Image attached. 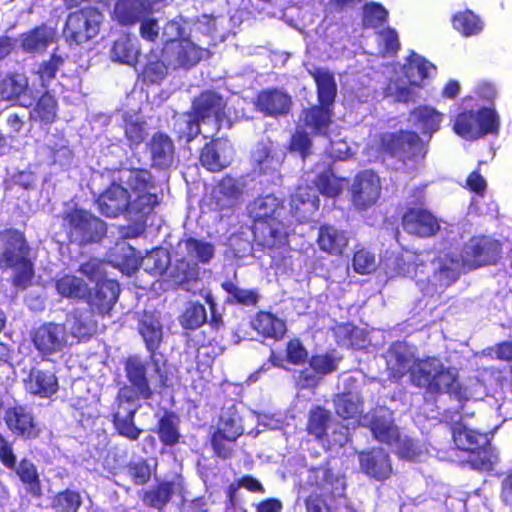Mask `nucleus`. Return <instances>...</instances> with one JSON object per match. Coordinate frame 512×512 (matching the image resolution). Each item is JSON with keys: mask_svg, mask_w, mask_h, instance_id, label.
Instances as JSON below:
<instances>
[{"mask_svg": "<svg viewBox=\"0 0 512 512\" xmlns=\"http://www.w3.org/2000/svg\"><path fill=\"white\" fill-rule=\"evenodd\" d=\"M178 423V418L172 413H166L159 420L158 434L165 445L173 446L179 441Z\"/></svg>", "mask_w": 512, "mask_h": 512, "instance_id": "nucleus-48", "label": "nucleus"}, {"mask_svg": "<svg viewBox=\"0 0 512 512\" xmlns=\"http://www.w3.org/2000/svg\"><path fill=\"white\" fill-rule=\"evenodd\" d=\"M0 266L16 271L15 285L26 287L33 277L29 248L22 233L9 230L0 235Z\"/></svg>", "mask_w": 512, "mask_h": 512, "instance_id": "nucleus-6", "label": "nucleus"}, {"mask_svg": "<svg viewBox=\"0 0 512 512\" xmlns=\"http://www.w3.org/2000/svg\"><path fill=\"white\" fill-rule=\"evenodd\" d=\"M379 45V53L383 55H394L399 49V40L396 31L392 28L382 30L376 35Z\"/></svg>", "mask_w": 512, "mask_h": 512, "instance_id": "nucleus-59", "label": "nucleus"}, {"mask_svg": "<svg viewBox=\"0 0 512 512\" xmlns=\"http://www.w3.org/2000/svg\"><path fill=\"white\" fill-rule=\"evenodd\" d=\"M351 201L357 210H366L375 205L381 194L379 176L371 170L358 173L350 186Z\"/></svg>", "mask_w": 512, "mask_h": 512, "instance_id": "nucleus-17", "label": "nucleus"}, {"mask_svg": "<svg viewBox=\"0 0 512 512\" xmlns=\"http://www.w3.org/2000/svg\"><path fill=\"white\" fill-rule=\"evenodd\" d=\"M422 144L419 136L414 132H401L400 134H381L373 136L366 148L370 161L377 160L380 155L388 153L400 158L422 157Z\"/></svg>", "mask_w": 512, "mask_h": 512, "instance_id": "nucleus-8", "label": "nucleus"}, {"mask_svg": "<svg viewBox=\"0 0 512 512\" xmlns=\"http://www.w3.org/2000/svg\"><path fill=\"white\" fill-rule=\"evenodd\" d=\"M4 421L8 429L24 438H35L39 433L32 413L27 407L15 405L5 410Z\"/></svg>", "mask_w": 512, "mask_h": 512, "instance_id": "nucleus-23", "label": "nucleus"}, {"mask_svg": "<svg viewBox=\"0 0 512 512\" xmlns=\"http://www.w3.org/2000/svg\"><path fill=\"white\" fill-rule=\"evenodd\" d=\"M226 103L224 99L215 92L207 91L202 93L193 102V113L195 118L201 119L203 125L211 128V133L219 130L223 124Z\"/></svg>", "mask_w": 512, "mask_h": 512, "instance_id": "nucleus-18", "label": "nucleus"}, {"mask_svg": "<svg viewBox=\"0 0 512 512\" xmlns=\"http://www.w3.org/2000/svg\"><path fill=\"white\" fill-rule=\"evenodd\" d=\"M402 225L406 232L419 237L432 236L439 229L436 218L423 209L408 210L403 216Z\"/></svg>", "mask_w": 512, "mask_h": 512, "instance_id": "nucleus-25", "label": "nucleus"}, {"mask_svg": "<svg viewBox=\"0 0 512 512\" xmlns=\"http://www.w3.org/2000/svg\"><path fill=\"white\" fill-rule=\"evenodd\" d=\"M139 333L150 352L158 349L163 338V327L159 316L153 313H144L139 323Z\"/></svg>", "mask_w": 512, "mask_h": 512, "instance_id": "nucleus-34", "label": "nucleus"}, {"mask_svg": "<svg viewBox=\"0 0 512 512\" xmlns=\"http://www.w3.org/2000/svg\"><path fill=\"white\" fill-rule=\"evenodd\" d=\"M244 184L241 180L225 177L215 189L217 205L221 208L232 206L242 195Z\"/></svg>", "mask_w": 512, "mask_h": 512, "instance_id": "nucleus-37", "label": "nucleus"}, {"mask_svg": "<svg viewBox=\"0 0 512 512\" xmlns=\"http://www.w3.org/2000/svg\"><path fill=\"white\" fill-rule=\"evenodd\" d=\"M31 339L36 350L44 356L58 353L70 344L66 328L55 323L39 326L31 333Z\"/></svg>", "mask_w": 512, "mask_h": 512, "instance_id": "nucleus-20", "label": "nucleus"}, {"mask_svg": "<svg viewBox=\"0 0 512 512\" xmlns=\"http://www.w3.org/2000/svg\"><path fill=\"white\" fill-rule=\"evenodd\" d=\"M63 61L62 57L53 55L49 61L41 64L37 74L39 75L42 87H46L49 81L55 77L59 67L63 64Z\"/></svg>", "mask_w": 512, "mask_h": 512, "instance_id": "nucleus-63", "label": "nucleus"}, {"mask_svg": "<svg viewBox=\"0 0 512 512\" xmlns=\"http://www.w3.org/2000/svg\"><path fill=\"white\" fill-rule=\"evenodd\" d=\"M139 407L137 399L129 388H123L119 391L113 414V423L119 435L132 441L137 440L142 432L134 424V416Z\"/></svg>", "mask_w": 512, "mask_h": 512, "instance_id": "nucleus-15", "label": "nucleus"}, {"mask_svg": "<svg viewBox=\"0 0 512 512\" xmlns=\"http://www.w3.org/2000/svg\"><path fill=\"white\" fill-rule=\"evenodd\" d=\"M387 366L394 378H401L409 372L413 384L431 393H456L459 387L456 369L445 367L435 357L415 358L405 343H396L391 347L387 354Z\"/></svg>", "mask_w": 512, "mask_h": 512, "instance_id": "nucleus-2", "label": "nucleus"}, {"mask_svg": "<svg viewBox=\"0 0 512 512\" xmlns=\"http://www.w3.org/2000/svg\"><path fill=\"white\" fill-rule=\"evenodd\" d=\"M177 259L170 266L168 265L167 275L176 285H185L196 280L199 275V268L195 262H190L185 255H177Z\"/></svg>", "mask_w": 512, "mask_h": 512, "instance_id": "nucleus-40", "label": "nucleus"}, {"mask_svg": "<svg viewBox=\"0 0 512 512\" xmlns=\"http://www.w3.org/2000/svg\"><path fill=\"white\" fill-rule=\"evenodd\" d=\"M453 440L458 449L469 453V461L475 462V454L479 456L482 468H489L493 463V455L487 449L489 439L487 433H480L471 428L461 419L452 428Z\"/></svg>", "mask_w": 512, "mask_h": 512, "instance_id": "nucleus-13", "label": "nucleus"}, {"mask_svg": "<svg viewBox=\"0 0 512 512\" xmlns=\"http://www.w3.org/2000/svg\"><path fill=\"white\" fill-rule=\"evenodd\" d=\"M410 122L422 133L431 134L439 129L442 115L431 107H419L410 116Z\"/></svg>", "mask_w": 512, "mask_h": 512, "instance_id": "nucleus-41", "label": "nucleus"}, {"mask_svg": "<svg viewBox=\"0 0 512 512\" xmlns=\"http://www.w3.org/2000/svg\"><path fill=\"white\" fill-rule=\"evenodd\" d=\"M172 494L170 483H161L156 488L147 491L143 501L146 505L161 509L169 500Z\"/></svg>", "mask_w": 512, "mask_h": 512, "instance_id": "nucleus-56", "label": "nucleus"}, {"mask_svg": "<svg viewBox=\"0 0 512 512\" xmlns=\"http://www.w3.org/2000/svg\"><path fill=\"white\" fill-rule=\"evenodd\" d=\"M353 268L359 274H368L374 271L376 268L374 254L366 249L358 250L353 257Z\"/></svg>", "mask_w": 512, "mask_h": 512, "instance_id": "nucleus-62", "label": "nucleus"}, {"mask_svg": "<svg viewBox=\"0 0 512 512\" xmlns=\"http://www.w3.org/2000/svg\"><path fill=\"white\" fill-rule=\"evenodd\" d=\"M314 78L320 107H312L305 111V125L315 133H326V129L330 125L331 112L330 106L333 104L336 96V82L332 73L326 69L315 68L310 71Z\"/></svg>", "mask_w": 512, "mask_h": 512, "instance_id": "nucleus-7", "label": "nucleus"}, {"mask_svg": "<svg viewBox=\"0 0 512 512\" xmlns=\"http://www.w3.org/2000/svg\"><path fill=\"white\" fill-rule=\"evenodd\" d=\"M116 250L121 253L123 259L115 261L113 265L126 274L134 272L139 266L152 275H162L167 272L170 256L167 250L163 248L153 249L141 261L135 255L134 249L126 243L117 245Z\"/></svg>", "mask_w": 512, "mask_h": 512, "instance_id": "nucleus-12", "label": "nucleus"}, {"mask_svg": "<svg viewBox=\"0 0 512 512\" xmlns=\"http://www.w3.org/2000/svg\"><path fill=\"white\" fill-rule=\"evenodd\" d=\"M216 432L224 435L228 442H234L243 433L241 419L234 406L222 412Z\"/></svg>", "mask_w": 512, "mask_h": 512, "instance_id": "nucleus-44", "label": "nucleus"}, {"mask_svg": "<svg viewBox=\"0 0 512 512\" xmlns=\"http://www.w3.org/2000/svg\"><path fill=\"white\" fill-rule=\"evenodd\" d=\"M168 62L163 58L159 60L156 56H150L147 63L142 71V75L145 81L150 83H160L167 75Z\"/></svg>", "mask_w": 512, "mask_h": 512, "instance_id": "nucleus-52", "label": "nucleus"}, {"mask_svg": "<svg viewBox=\"0 0 512 512\" xmlns=\"http://www.w3.org/2000/svg\"><path fill=\"white\" fill-rule=\"evenodd\" d=\"M207 53L208 51L189 35L187 38L166 44L162 56L171 68L188 69L199 63Z\"/></svg>", "mask_w": 512, "mask_h": 512, "instance_id": "nucleus-16", "label": "nucleus"}, {"mask_svg": "<svg viewBox=\"0 0 512 512\" xmlns=\"http://www.w3.org/2000/svg\"><path fill=\"white\" fill-rule=\"evenodd\" d=\"M81 504L80 494L70 489L59 492L52 500V508L56 512H77Z\"/></svg>", "mask_w": 512, "mask_h": 512, "instance_id": "nucleus-50", "label": "nucleus"}, {"mask_svg": "<svg viewBox=\"0 0 512 512\" xmlns=\"http://www.w3.org/2000/svg\"><path fill=\"white\" fill-rule=\"evenodd\" d=\"M150 365V362H144L136 356L128 358L125 363L126 377L136 399H150L153 394V389L151 388L146 376Z\"/></svg>", "mask_w": 512, "mask_h": 512, "instance_id": "nucleus-22", "label": "nucleus"}, {"mask_svg": "<svg viewBox=\"0 0 512 512\" xmlns=\"http://www.w3.org/2000/svg\"><path fill=\"white\" fill-rule=\"evenodd\" d=\"M500 126L498 114L490 108L478 112L467 111L455 120L454 131L466 140H475L487 134H497Z\"/></svg>", "mask_w": 512, "mask_h": 512, "instance_id": "nucleus-11", "label": "nucleus"}, {"mask_svg": "<svg viewBox=\"0 0 512 512\" xmlns=\"http://www.w3.org/2000/svg\"><path fill=\"white\" fill-rule=\"evenodd\" d=\"M453 26L464 36H472L483 29L481 20L471 11L458 13L453 18Z\"/></svg>", "mask_w": 512, "mask_h": 512, "instance_id": "nucleus-47", "label": "nucleus"}, {"mask_svg": "<svg viewBox=\"0 0 512 512\" xmlns=\"http://www.w3.org/2000/svg\"><path fill=\"white\" fill-rule=\"evenodd\" d=\"M364 419L369 422L371 432L377 440L394 446L396 453L401 458L416 459L418 453L414 442L407 437H400L398 428L393 424L390 411L380 408L370 418L365 416Z\"/></svg>", "mask_w": 512, "mask_h": 512, "instance_id": "nucleus-10", "label": "nucleus"}, {"mask_svg": "<svg viewBox=\"0 0 512 512\" xmlns=\"http://www.w3.org/2000/svg\"><path fill=\"white\" fill-rule=\"evenodd\" d=\"M329 422V411L321 407H316L310 411L307 431L310 435L315 436L317 439H322L326 435Z\"/></svg>", "mask_w": 512, "mask_h": 512, "instance_id": "nucleus-49", "label": "nucleus"}, {"mask_svg": "<svg viewBox=\"0 0 512 512\" xmlns=\"http://www.w3.org/2000/svg\"><path fill=\"white\" fill-rule=\"evenodd\" d=\"M63 326L69 338L77 340L89 338L96 331V321L89 310H76L69 314Z\"/></svg>", "mask_w": 512, "mask_h": 512, "instance_id": "nucleus-29", "label": "nucleus"}, {"mask_svg": "<svg viewBox=\"0 0 512 512\" xmlns=\"http://www.w3.org/2000/svg\"><path fill=\"white\" fill-rule=\"evenodd\" d=\"M215 29V20L209 16H203L202 19L198 20L190 31V37L202 44V40L199 37L201 34L203 37H208Z\"/></svg>", "mask_w": 512, "mask_h": 512, "instance_id": "nucleus-64", "label": "nucleus"}, {"mask_svg": "<svg viewBox=\"0 0 512 512\" xmlns=\"http://www.w3.org/2000/svg\"><path fill=\"white\" fill-rule=\"evenodd\" d=\"M436 67L416 53H412L408 63L400 67L399 72L391 77L385 88L386 97L397 102H407L413 98V87L419 86L421 82L432 76Z\"/></svg>", "mask_w": 512, "mask_h": 512, "instance_id": "nucleus-5", "label": "nucleus"}, {"mask_svg": "<svg viewBox=\"0 0 512 512\" xmlns=\"http://www.w3.org/2000/svg\"><path fill=\"white\" fill-rule=\"evenodd\" d=\"M57 102L49 93L43 94L36 106L30 111V119L44 124L52 123L56 118Z\"/></svg>", "mask_w": 512, "mask_h": 512, "instance_id": "nucleus-45", "label": "nucleus"}, {"mask_svg": "<svg viewBox=\"0 0 512 512\" xmlns=\"http://www.w3.org/2000/svg\"><path fill=\"white\" fill-rule=\"evenodd\" d=\"M500 257V243L489 237H473L464 246L461 257L444 254L437 259L435 277L441 286L454 283L463 268L475 269L495 264Z\"/></svg>", "mask_w": 512, "mask_h": 512, "instance_id": "nucleus-4", "label": "nucleus"}, {"mask_svg": "<svg viewBox=\"0 0 512 512\" xmlns=\"http://www.w3.org/2000/svg\"><path fill=\"white\" fill-rule=\"evenodd\" d=\"M140 54L137 46L136 39L128 35L119 37L113 44L110 51L112 61L126 64L129 66L135 65Z\"/></svg>", "mask_w": 512, "mask_h": 512, "instance_id": "nucleus-36", "label": "nucleus"}, {"mask_svg": "<svg viewBox=\"0 0 512 512\" xmlns=\"http://www.w3.org/2000/svg\"><path fill=\"white\" fill-rule=\"evenodd\" d=\"M283 157V151L270 140L258 143L252 153L255 169L262 174L276 172L283 162Z\"/></svg>", "mask_w": 512, "mask_h": 512, "instance_id": "nucleus-27", "label": "nucleus"}, {"mask_svg": "<svg viewBox=\"0 0 512 512\" xmlns=\"http://www.w3.org/2000/svg\"><path fill=\"white\" fill-rule=\"evenodd\" d=\"M318 244L323 251L331 254H342L348 245V237L344 231L333 226H323L319 231Z\"/></svg>", "mask_w": 512, "mask_h": 512, "instance_id": "nucleus-38", "label": "nucleus"}, {"mask_svg": "<svg viewBox=\"0 0 512 512\" xmlns=\"http://www.w3.org/2000/svg\"><path fill=\"white\" fill-rule=\"evenodd\" d=\"M233 157V148L228 140L216 139L204 146L200 155V162L207 170L216 172L230 165Z\"/></svg>", "mask_w": 512, "mask_h": 512, "instance_id": "nucleus-21", "label": "nucleus"}, {"mask_svg": "<svg viewBox=\"0 0 512 512\" xmlns=\"http://www.w3.org/2000/svg\"><path fill=\"white\" fill-rule=\"evenodd\" d=\"M290 97L280 90H266L259 94L257 107L267 115L285 114L289 111Z\"/></svg>", "mask_w": 512, "mask_h": 512, "instance_id": "nucleus-33", "label": "nucleus"}, {"mask_svg": "<svg viewBox=\"0 0 512 512\" xmlns=\"http://www.w3.org/2000/svg\"><path fill=\"white\" fill-rule=\"evenodd\" d=\"M206 320V309L199 303H190L180 318L181 325L186 329L199 328Z\"/></svg>", "mask_w": 512, "mask_h": 512, "instance_id": "nucleus-54", "label": "nucleus"}, {"mask_svg": "<svg viewBox=\"0 0 512 512\" xmlns=\"http://www.w3.org/2000/svg\"><path fill=\"white\" fill-rule=\"evenodd\" d=\"M105 264L98 259H91L80 266L79 271L91 281L96 282L93 292H90L88 303L92 311L101 315L108 314L115 305L120 288L116 281L102 279Z\"/></svg>", "mask_w": 512, "mask_h": 512, "instance_id": "nucleus-9", "label": "nucleus"}, {"mask_svg": "<svg viewBox=\"0 0 512 512\" xmlns=\"http://www.w3.org/2000/svg\"><path fill=\"white\" fill-rule=\"evenodd\" d=\"M339 360L334 353L319 354L311 358L310 366L315 372L326 375L337 369Z\"/></svg>", "mask_w": 512, "mask_h": 512, "instance_id": "nucleus-61", "label": "nucleus"}, {"mask_svg": "<svg viewBox=\"0 0 512 512\" xmlns=\"http://www.w3.org/2000/svg\"><path fill=\"white\" fill-rule=\"evenodd\" d=\"M151 12L142 0H119L114 8L115 18L122 24H132Z\"/></svg>", "mask_w": 512, "mask_h": 512, "instance_id": "nucleus-35", "label": "nucleus"}, {"mask_svg": "<svg viewBox=\"0 0 512 512\" xmlns=\"http://www.w3.org/2000/svg\"><path fill=\"white\" fill-rule=\"evenodd\" d=\"M151 165L155 168L166 169L172 166L175 160V146L169 136L156 133L147 143Z\"/></svg>", "mask_w": 512, "mask_h": 512, "instance_id": "nucleus-26", "label": "nucleus"}, {"mask_svg": "<svg viewBox=\"0 0 512 512\" xmlns=\"http://www.w3.org/2000/svg\"><path fill=\"white\" fill-rule=\"evenodd\" d=\"M119 180L127 186L111 184L97 199L101 214L117 217L126 214L140 219L150 214L159 203L152 174L146 169H131L120 172Z\"/></svg>", "mask_w": 512, "mask_h": 512, "instance_id": "nucleus-1", "label": "nucleus"}, {"mask_svg": "<svg viewBox=\"0 0 512 512\" xmlns=\"http://www.w3.org/2000/svg\"><path fill=\"white\" fill-rule=\"evenodd\" d=\"M249 216L254 221V237L258 245L268 249L271 257L282 256L287 246V230L279 220L283 204L274 195L256 198L248 206Z\"/></svg>", "mask_w": 512, "mask_h": 512, "instance_id": "nucleus-3", "label": "nucleus"}, {"mask_svg": "<svg viewBox=\"0 0 512 512\" xmlns=\"http://www.w3.org/2000/svg\"><path fill=\"white\" fill-rule=\"evenodd\" d=\"M318 191L327 196L335 197L339 195L346 186L344 178L337 177L331 169L319 174L316 180Z\"/></svg>", "mask_w": 512, "mask_h": 512, "instance_id": "nucleus-46", "label": "nucleus"}, {"mask_svg": "<svg viewBox=\"0 0 512 512\" xmlns=\"http://www.w3.org/2000/svg\"><path fill=\"white\" fill-rule=\"evenodd\" d=\"M57 292L66 298L82 299L88 294L86 282L76 275L66 274L56 280Z\"/></svg>", "mask_w": 512, "mask_h": 512, "instance_id": "nucleus-42", "label": "nucleus"}, {"mask_svg": "<svg viewBox=\"0 0 512 512\" xmlns=\"http://www.w3.org/2000/svg\"><path fill=\"white\" fill-rule=\"evenodd\" d=\"M252 326L262 336L275 340L282 338L286 332L285 322L267 312L258 313Z\"/></svg>", "mask_w": 512, "mask_h": 512, "instance_id": "nucleus-39", "label": "nucleus"}, {"mask_svg": "<svg viewBox=\"0 0 512 512\" xmlns=\"http://www.w3.org/2000/svg\"><path fill=\"white\" fill-rule=\"evenodd\" d=\"M16 473L20 479L28 485V489L33 495H41V486L38 473L32 462L25 459L22 460L16 469Z\"/></svg>", "mask_w": 512, "mask_h": 512, "instance_id": "nucleus-51", "label": "nucleus"}, {"mask_svg": "<svg viewBox=\"0 0 512 512\" xmlns=\"http://www.w3.org/2000/svg\"><path fill=\"white\" fill-rule=\"evenodd\" d=\"M125 136L131 147L138 146L146 136L145 122L140 116L125 117Z\"/></svg>", "mask_w": 512, "mask_h": 512, "instance_id": "nucleus-53", "label": "nucleus"}, {"mask_svg": "<svg viewBox=\"0 0 512 512\" xmlns=\"http://www.w3.org/2000/svg\"><path fill=\"white\" fill-rule=\"evenodd\" d=\"M318 207L319 199L311 187H299L291 197V210L299 222L308 221Z\"/></svg>", "mask_w": 512, "mask_h": 512, "instance_id": "nucleus-30", "label": "nucleus"}, {"mask_svg": "<svg viewBox=\"0 0 512 512\" xmlns=\"http://www.w3.org/2000/svg\"><path fill=\"white\" fill-rule=\"evenodd\" d=\"M71 237L80 244L96 242L104 235L105 223L84 210H75L67 215Z\"/></svg>", "mask_w": 512, "mask_h": 512, "instance_id": "nucleus-19", "label": "nucleus"}, {"mask_svg": "<svg viewBox=\"0 0 512 512\" xmlns=\"http://www.w3.org/2000/svg\"><path fill=\"white\" fill-rule=\"evenodd\" d=\"M25 390L41 398H50L58 391L59 385L55 374L33 367L22 378Z\"/></svg>", "mask_w": 512, "mask_h": 512, "instance_id": "nucleus-24", "label": "nucleus"}, {"mask_svg": "<svg viewBox=\"0 0 512 512\" xmlns=\"http://www.w3.org/2000/svg\"><path fill=\"white\" fill-rule=\"evenodd\" d=\"M54 33L47 27H38L21 36V47L26 52H40L52 42Z\"/></svg>", "mask_w": 512, "mask_h": 512, "instance_id": "nucleus-43", "label": "nucleus"}, {"mask_svg": "<svg viewBox=\"0 0 512 512\" xmlns=\"http://www.w3.org/2000/svg\"><path fill=\"white\" fill-rule=\"evenodd\" d=\"M336 413L344 419H354L360 413V401L357 395L343 394L335 399Z\"/></svg>", "mask_w": 512, "mask_h": 512, "instance_id": "nucleus-55", "label": "nucleus"}, {"mask_svg": "<svg viewBox=\"0 0 512 512\" xmlns=\"http://www.w3.org/2000/svg\"><path fill=\"white\" fill-rule=\"evenodd\" d=\"M214 246L206 241L188 238L177 245L176 255H185L190 262L208 263L214 256Z\"/></svg>", "mask_w": 512, "mask_h": 512, "instance_id": "nucleus-31", "label": "nucleus"}, {"mask_svg": "<svg viewBox=\"0 0 512 512\" xmlns=\"http://www.w3.org/2000/svg\"><path fill=\"white\" fill-rule=\"evenodd\" d=\"M222 287L240 304L250 306L258 302V294L254 290L240 288L233 282H225L222 284Z\"/></svg>", "mask_w": 512, "mask_h": 512, "instance_id": "nucleus-60", "label": "nucleus"}, {"mask_svg": "<svg viewBox=\"0 0 512 512\" xmlns=\"http://www.w3.org/2000/svg\"><path fill=\"white\" fill-rule=\"evenodd\" d=\"M28 91V79L24 74L14 73L5 77L0 83V94L2 99L7 101L20 100L21 106L31 104L30 99L25 97Z\"/></svg>", "mask_w": 512, "mask_h": 512, "instance_id": "nucleus-32", "label": "nucleus"}, {"mask_svg": "<svg viewBox=\"0 0 512 512\" xmlns=\"http://www.w3.org/2000/svg\"><path fill=\"white\" fill-rule=\"evenodd\" d=\"M101 20V13L91 7L72 12L67 18L64 36L71 43L87 42L98 34Z\"/></svg>", "mask_w": 512, "mask_h": 512, "instance_id": "nucleus-14", "label": "nucleus"}, {"mask_svg": "<svg viewBox=\"0 0 512 512\" xmlns=\"http://www.w3.org/2000/svg\"><path fill=\"white\" fill-rule=\"evenodd\" d=\"M381 265L385 270V273L389 277L395 276H406L411 273L410 265H407L403 257L391 254L390 256H384L381 261Z\"/></svg>", "mask_w": 512, "mask_h": 512, "instance_id": "nucleus-58", "label": "nucleus"}, {"mask_svg": "<svg viewBox=\"0 0 512 512\" xmlns=\"http://www.w3.org/2000/svg\"><path fill=\"white\" fill-rule=\"evenodd\" d=\"M388 17V11L375 2L366 3L363 8V23L367 27L376 28L382 25Z\"/></svg>", "mask_w": 512, "mask_h": 512, "instance_id": "nucleus-57", "label": "nucleus"}, {"mask_svg": "<svg viewBox=\"0 0 512 512\" xmlns=\"http://www.w3.org/2000/svg\"><path fill=\"white\" fill-rule=\"evenodd\" d=\"M359 461L361 470L376 480L387 479L392 473L389 456L382 449L360 453Z\"/></svg>", "mask_w": 512, "mask_h": 512, "instance_id": "nucleus-28", "label": "nucleus"}]
</instances>
